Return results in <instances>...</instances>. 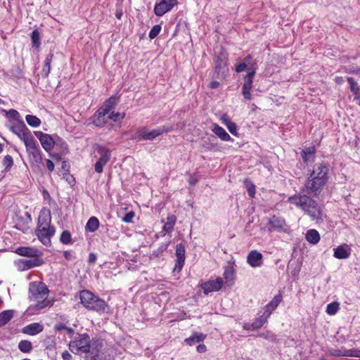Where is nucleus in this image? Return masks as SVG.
Masks as SVG:
<instances>
[{"label": "nucleus", "instance_id": "1", "mask_svg": "<svg viewBox=\"0 0 360 360\" xmlns=\"http://www.w3.org/2000/svg\"><path fill=\"white\" fill-rule=\"evenodd\" d=\"M103 346L102 340L98 338L91 339L87 333H77L74 340L69 343L70 350L77 355L85 354L86 360L89 356H99Z\"/></svg>", "mask_w": 360, "mask_h": 360}, {"label": "nucleus", "instance_id": "2", "mask_svg": "<svg viewBox=\"0 0 360 360\" xmlns=\"http://www.w3.org/2000/svg\"><path fill=\"white\" fill-rule=\"evenodd\" d=\"M314 197L307 191H302V188L298 194L288 198V202L303 210L312 220L320 222L323 221V212Z\"/></svg>", "mask_w": 360, "mask_h": 360}, {"label": "nucleus", "instance_id": "3", "mask_svg": "<svg viewBox=\"0 0 360 360\" xmlns=\"http://www.w3.org/2000/svg\"><path fill=\"white\" fill-rule=\"evenodd\" d=\"M328 166L326 163L315 164L313 170L307 179L302 191L312 196H319L328 179Z\"/></svg>", "mask_w": 360, "mask_h": 360}, {"label": "nucleus", "instance_id": "4", "mask_svg": "<svg viewBox=\"0 0 360 360\" xmlns=\"http://www.w3.org/2000/svg\"><path fill=\"white\" fill-rule=\"evenodd\" d=\"M49 290L43 282H31L29 285V298L30 300L37 302V304L30 306L28 310L35 312L53 304V300H47Z\"/></svg>", "mask_w": 360, "mask_h": 360}, {"label": "nucleus", "instance_id": "5", "mask_svg": "<svg viewBox=\"0 0 360 360\" xmlns=\"http://www.w3.org/2000/svg\"><path fill=\"white\" fill-rule=\"evenodd\" d=\"M81 304L87 309L99 314L108 313L109 305L101 298L94 295L90 290H82L79 292Z\"/></svg>", "mask_w": 360, "mask_h": 360}, {"label": "nucleus", "instance_id": "6", "mask_svg": "<svg viewBox=\"0 0 360 360\" xmlns=\"http://www.w3.org/2000/svg\"><path fill=\"white\" fill-rule=\"evenodd\" d=\"M34 135L39 140L42 148L47 152H50L54 145H57L58 142L60 144L61 148L66 150V152L68 151V144L58 136H56L57 139L55 140L51 135L40 131H34Z\"/></svg>", "mask_w": 360, "mask_h": 360}, {"label": "nucleus", "instance_id": "7", "mask_svg": "<svg viewBox=\"0 0 360 360\" xmlns=\"http://www.w3.org/2000/svg\"><path fill=\"white\" fill-rule=\"evenodd\" d=\"M172 130L173 127L169 126H162L151 131H148L146 127H143L137 129V134L141 140L152 141L164 133L170 132Z\"/></svg>", "mask_w": 360, "mask_h": 360}, {"label": "nucleus", "instance_id": "8", "mask_svg": "<svg viewBox=\"0 0 360 360\" xmlns=\"http://www.w3.org/2000/svg\"><path fill=\"white\" fill-rule=\"evenodd\" d=\"M10 129L24 142L25 146L34 140L30 130L23 121L15 122L11 127Z\"/></svg>", "mask_w": 360, "mask_h": 360}, {"label": "nucleus", "instance_id": "9", "mask_svg": "<svg viewBox=\"0 0 360 360\" xmlns=\"http://www.w3.org/2000/svg\"><path fill=\"white\" fill-rule=\"evenodd\" d=\"M257 63L254 62L248 68V72L245 77V82L242 87V94L246 100L252 99L250 91L252 87V80L256 72Z\"/></svg>", "mask_w": 360, "mask_h": 360}, {"label": "nucleus", "instance_id": "10", "mask_svg": "<svg viewBox=\"0 0 360 360\" xmlns=\"http://www.w3.org/2000/svg\"><path fill=\"white\" fill-rule=\"evenodd\" d=\"M226 60L227 58L223 53H221L214 58V77L219 79L225 78L226 73L229 71L226 64Z\"/></svg>", "mask_w": 360, "mask_h": 360}, {"label": "nucleus", "instance_id": "11", "mask_svg": "<svg viewBox=\"0 0 360 360\" xmlns=\"http://www.w3.org/2000/svg\"><path fill=\"white\" fill-rule=\"evenodd\" d=\"M26 151L32 164L39 165L42 164V157L39 146L36 140L25 146Z\"/></svg>", "mask_w": 360, "mask_h": 360}, {"label": "nucleus", "instance_id": "12", "mask_svg": "<svg viewBox=\"0 0 360 360\" xmlns=\"http://www.w3.org/2000/svg\"><path fill=\"white\" fill-rule=\"evenodd\" d=\"M56 229L54 226L41 227L35 229V235L41 243L45 246L49 247L51 245V238L54 236Z\"/></svg>", "mask_w": 360, "mask_h": 360}, {"label": "nucleus", "instance_id": "13", "mask_svg": "<svg viewBox=\"0 0 360 360\" xmlns=\"http://www.w3.org/2000/svg\"><path fill=\"white\" fill-rule=\"evenodd\" d=\"M177 3V0H161L159 3L155 4L154 13L158 17L162 16L170 11Z\"/></svg>", "mask_w": 360, "mask_h": 360}, {"label": "nucleus", "instance_id": "14", "mask_svg": "<svg viewBox=\"0 0 360 360\" xmlns=\"http://www.w3.org/2000/svg\"><path fill=\"white\" fill-rule=\"evenodd\" d=\"M327 354L332 356H356L360 357V350L359 349H347L344 347L341 349H330L327 351Z\"/></svg>", "mask_w": 360, "mask_h": 360}, {"label": "nucleus", "instance_id": "15", "mask_svg": "<svg viewBox=\"0 0 360 360\" xmlns=\"http://www.w3.org/2000/svg\"><path fill=\"white\" fill-rule=\"evenodd\" d=\"M185 246L182 243L176 245V264L174 268V271L180 272L184 265L185 262Z\"/></svg>", "mask_w": 360, "mask_h": 360}, {"label": "nucleus", "instance_id": "16", "mask_svg": "<svg viewBox=\"0 0 360 360\" xmlns=\"http://www.w3.org/2000/svg\"><path fill=\"white\" fill-rule=\"evenodd\" d=\"M44 263L42 257H29L19 260L20 266L22 270H27L33 267L39 266Z\"/></svg>", "mask_w": 360, "mask_h": 360}, {"label": "nucleus", "instance_id": "17", "mask_svg": "<svg viewBox=\"0 0 360 360\" xmlns=\"http://www.w3.org/2000/svg\"><path fill=\"white\" fill-rule=\"evenodd\" d=\"M108 111L99 108L96 112L90 117V120L96 127L102 128L107 123L106 115Z\"/></svg>", "mask_w": 360, "mask_h": 360}, {"label": "nucleus", "instance_id": "18", "mask_svg": "<svg viewBox=\"0 0 360 360\" xmlns=\"http://www.w3.org/2000/svg\"><path fill=\"white\" fill-rule=\"evenodd\" d=\"M223 281L221 278H217L214 281H209L201 285L202 289L205 295L210 292L218 291L221 288Z\"/></svg>", "mask_w": 360, "mask_h": 360}, {"label": "nucleus", "instance_id": "19", "mask_svg": "<svg viewBox=\"0 0 360 360\" xmlns=\"http://www.w3.org/2000/svg\"><path fill=\"white\" fill-rule=\"evenodd\" d=\"M15 252L18 255L29 257H42L43 253L41 250L31 247H19L16 248Z\"/></svg>", "mask_w": 360, "mask_h": 360}, {"label": "nucleus", "instance_id": "20", "mask_svg": "<svg viewBox=\"0 0 360 360\" xmlns=\"http://www.w3.org/2000/svg\"><path fill=\"white\" fill-rule=\"evenodd\" d=\"M51 215L50 210L44 207L39 212L37 228L51 227Z\"/></svg>", "mask_w": 360, "mask_h": 360}, {"label": "nucleus", "instance_id": "21", "mask_svg": "<svg viewBox=\"0 0 360 360\" xmlns=\"http://www.w3.org/2000/svg\"><path fill=\"white\" fill-rule=\"evenodd\" d=\"M262 254L257 250H251L248 257L247 262L252 267H259L262 265Z\"/></svg>", "mask_w": 360, "mask_h": 360}, {"label": "nucleus", "instance_id": "22", "mask_svg": "<svg viewBox=\"0 0 360 360\" xmlns=\"http://www.w3.org/2000/svg\"><path fill=\"white\" fill-rule=\"evenodd\" d=\"M269 224L271 227L279 231H285L287 225L283 218L274 215L269 219Z\"/></svg>", "mask_w": 360, "mask_h": 360}, {"label": "nucleus", "instance_id": "23", "mask_svg": "<svg viewBox=\"0 0 360 360\" xmlns=\"http://www.w3.org/2000/svg\"><path fill=\"white\" fill-rule=\"evenodd\" d=\"M44 329V327L42 325H41L39 323H33L31 324H29L28 326H25L22 329V332L25 334H28L30 335H35L40 332H41Z\"/></svg>", "mask_w": 360, "mask_h": 360}, {"label": "nucleus", "instance_id": "24", "mask_svg": "<svg viewBox=\"0 0 360 360\" xmlns=\"http://www.w3.org/2000/svg\"><path fill=\"white\" fill-rule=\"evenodd\" d=\"M221 120L222 121L223 124L226 125L228 130L230 131V133L234 136H237V129L238 127L233 122L231 121V118L226 115L224 114L222 115L221 117Z\"/></svg>", "mask_w": 360, "mask_h": 360}, {"label": "nucleus", "instance_id": "25", "mask_svg": "<svg viewBox=\"0 0 360 360\" xmlns=\"http://www.w3.org/2000/svg\"><path fill=\"white\" fill-rule=\"evenodd\" d=\"M212 131L222 141H232L233 139L231 138L229 134L225 131L224 128L218 125L217 124H214Z\"/></svg>", "mask_w": 360, "mask_h": 360}, {"label": "nucleus", "instance_id": "26", "mask_svg": "<svg viewBox=\"0 0 360 360\" xmlns=\"http://www.w3.org/2000/svg\"><path fill=\"white\" fill-rule=\"evenodd\" d=\"M207 338V335L202 333H195L189 338L185 339V342L188 345H193L200 343Z\"/></svg>", "mask_w": 360, "mask_h": 360}, {"label": "nucleus", "instance_id": "27", "mask_svg": "<svg viewBox=\"0 0 360 360\" xmlns=\"http://www.w3.org/2000/svg\"><path fill=\"white\" fill-rule=\"evenodd\" d=\"M53 58V53L51 51L46 57L41 74L44 78L48 77L51 72V63Z\"/></svg>", "mask_w": 360, "mask_h": 360}, {"label": "nucleus", "instance_id": "28", "mask_svg": "<svg viewBox=\"0 0 360 360\" xmlns=\"http://www.w3.org/2000/svg\"><path fill=\"white\" fill-rule=\"evenodd\" d=\"M347 80L349 84L350 91L354 96V100H360V88L353 77H347Z\"/></svg>", "mask_w": 360, "mask_h": 360}, {"label": "nucleus", "instance_id": "29", "mask_svg": "<svg viewBox=\"0 0 360 360\" xmlns=\"http://www.w3.org/2000/svg\"><path fill=\"white\" fill-rule=\"evenodd\" d=\"M100 222L97 217H91L87 221L85 230L89 232H95L99 227Z\"/></svg>", "mask_w": 360, "mask_h": 360}, {"label": "nucleus", "instance_id": "30", "mask_svg": "<svg viewBox=\"0 0 360 360\" xmlns=\"http://www.w3.org/2000/svg\"><path fill=\"white\" fill-rule=\"evenodd\" d=\"M306 240L311 244H317L320 240V235L316 229H309L307 231Z\"/></svg>", "mask_w": 360, "mask_h": 360}, {"label": "nucleus", "instance_id": "31", "mask_svg": "<svg viewBox=\"0 0 360 360\" xmlns=\"http://www.w3.org/2000/svg\"><path fill=\"white\" fill-rule=\"evenodd\" d=\"M350 252L344 246L340 245L334 249V257L337 259H347L349 257Z\"/></svg>", "mask_w": 360, "mask_h": 360}, {"label": "nucleus", "instance_id": "32", "mask_svg": "<svg viewBox=\"0 0 360 360\" xmlns=\"http://www.w3.org/2000/svg\"><path fill=\"white\" fill-rule=\"evenodd\" d=\"M13 317V310H5L0 313V327L5 326Z\"/></svg>", "mask_w": 360, "mask_h": 360}, {"label": "nucleus", "instance_id": "33", "mask_svg": "<svg viewBox=\"0 0 360 360\" xmlns=\"http://www.w3.org/2000/svg\"><path fill=\"white\" fill-rule=\"evenodd\" d=\"M283 300V295L281 293H278V295H275L273 300L269 302L265 307L268 309H270L271 311H274L277 307L279 305V304Z\"/></svg>", "mask_w": 360, "mask_h": 360}, {"label": "nucleus", "instance_id": "34", "mask_svg": "<svg viewBox=\"0 0 360 360\" xmlns=\"http://www.w3.org/2000/svg\"><path fill=\"white\" fill-rule=\"evenodd\" d=\"M176 220V217L174 215H170L167 217V222L164 224L162 227L163 231L168 233H171L174 229Z\"/></svg>", "mask_w": 360, "mask_h": 360}, {"label": "nucleus", "instance_id": "35", "mask_svg": "<svg viewBox=\"0 0 360 360\" xmlns=\"http://www.w3.org/2000/svg\"><path fill=\"white\" fill-rule=\"evenodd\" d=\"M117 103V102L116 98L111 96L105 101L103 106L101 107L100 108L108 111V114H109L110 111L115 108Z\"/></svg>", "mask_w": 360, "mask_h": 360}, {"label": "nucleus", "instance_id": "36", "mask_svg": "<svg viewBox=\"0 0 360 360\" xmlns=\"http://www.w3.org/2000/svg\"><path fill=\"white\" fill-rule=\"evenodd\" d=\"M18 349L23 353H29L32 349V342L27 340H21L18 343Z\"/></svg>", "mask_w": 360, "mask_h": 360}, {"label": "nucleus", "instance_id": "37", "mask_svg": "<svg viewBox=\"0 0 360 360\" xmlns=\"http://www.w3.org/2000/svg\"><path fill=\"white\" fill-rule=\"evenodd\" d=\"M32 46L33 48L39 49L41 44L39 32L35 29L31 34Z\"/></svg>", "mask_w": 360, "mask_h": 360}, {"label": "nucleus", "instance_id": "38", "mask_svg": "<svg viewBox=\"0 0 360 360\" xmlns=\"http://www.w3.org/2000/svg\"><path fill=\"white\" fill-rule=\"evenodd\" d=\"M27 123L32 127H37L41 124V120L35 115H27L25 116Z\"/></svg>", "mask_w": 360, "mask_h": 360}, {"label": "nucleus", "instance_id": "39", "mask_svg": "<svg viewBox=\"0 0 360 360\" xmlns=\"http://www.w3.org/2000/svg\"><path fill=\"white\" fill-rule=\"evenodd\" d=\"M315 148L314 147H309L302 150L301 156L304 162H307L309 158L315 153Z\"/></svg>", "mask_w": 360, "mask_h": 360}, {"label": "nucleus", "instance_id": "40", "mask_svg": "<svg viewBox=\"0 0 360 360\" xmlns=\"http://www.w3.org/2000/svg\"><path fill=\"white\" fill-rule=\"evenodd\" d=\"M60 241L64 245L72 243V235L69 231H63L60 236Z\"/></svg>", "mask_w": 360, "mask_h": 360}, {"label": "nucleus", "instance_id": "41", "mask_svg": "<svg viewBox=\"0 0 360 360\" xmlns=\"http://www.w3.org/2000/svg\"><path fill=\"white\" fill-rule=\"evenodd\" d=\"M267 321L261 315L256 318L251 324L252 329L257 330L260 328Z\"/></svg>", "mask_w": 360, "mask_h": 360}, {"label": "nucleus", "instance_id": "42", "mask_svg": "<svg viewBox=\"0 0 360 360\" xmlns=\"http://www.w3.org/2000/svg\"><path fill=\"white\" fill-rule=\"evenodd\" d=\"M6 115L8 118H12L16 120V122H19L20 121H23L20 115V113L15 109H11L6 112Z\"/></svg>", "mask_w": 360, "mask_h": 360}, {"label": "nucleus", "instance_id": "43", "mask_svg": "<svg viewBox=\"0 0 360 360\" xmlns=\"http://www.w3.org/2000/svg\"><path fill=\"white\" fill-rule=\"evenodd\" d=\"M339 309V304L336 302L330 303L326 308V312L330 315H334Z\"/></svg>", "mask_w": 360, "mask_h": 360}, {"label": "nucleus", "instance_id": "44", "mask_svg": "<svg viewBox=\"0 0 360 360\" xmlns=\"http://www.w3.org/2000/svg\"><path fill=\"white\" fill-rule=\"evenodd\" d=\"M3 165L5 167V171H9L13 165V158L10 155H6L3 160Z\"/></svg>", "mask_w": 360, "mask_h": 360}, {"label": "nucleus", "instance_id": "45", "mask_svg": "<svg viewBox=\"0 0 360 360\" xmlns=\"http://www.w3.org/2000/svg\"><path fill=\"white\" fill-rule=\"evenodd\" d=\"M108 115V118L113 120L114 122H118V121L123 120L126 115V114L124 112L120 113V112H111Z\"/></svg>", "mask_w": 360, "mask_h": 360}, {"label": "nucleus", "instance_id": "46", "mask_svg": "<svg viewBox=\"0 0 360 360\" xmlns=\"http://www.w3.org/2000/svg\"><path fill=\"white\" fill-rule=\"evenodd\" d=\"M224 277L226 281H233L234 280V271L231 267L226 268Z\"/></svg>", "mask_w": 360, "mask_h": 360}, {"label": "nucleus", "instance_id": "47", "mask_svg": "<svg viewBox=\"0 0 360 360\" xmlns=\"http://www.w3.org/2000/svg\"><path fill=\"white\" fill-rule=\"evenodd\" d=\"M161 26L160 25H154L149 32L148 37L150 39H155L160 32Z\"/></svg>", "mask_w": 360, "mask_h": 360}, {"label": "nucleus", "instance_id": "48", "mask_svg": "<svg viewBox=\"0 0 360 360\" xmlns=\"http://www.w3.org/2000/svg\"><path fill=\"white\" fill-rule=\"evenodd\" d=\"M94 150L98 153H99L101 155L111 154L109 149H108L107 148H105L101 145L96 144V145H94Z\"/></svg>", "mask_w": 360, "mask_h": 360}, {"label": "nucleus", "instance_id": "49", "mask_svg": "<svg viewBox=\"0 0 360 360\" xmlns=\"http://www.w3.org/2000/svg\"><path fill=\"white\" fill-rule=\"evenodd\" d=\"M106 164L107 162L105 161H102L101 160L98 159L94 165L95 171L98 173H102L103 171V166Z\"/></svg>", "mask_w": 360, "mask_h": 360}, {"label": "nucleus", "instance_id": "50", "mask_svg": "<svg viewBox=\"0 0 360 360\" xmlns=\"http://www.w3.org/2000/svg\"><path fill=\"white\" fill-rule=\"evenodd\" d=\"M259 337H261L262 338H264L268 340L271 341H275L276 340V336L274 334H273L271 332H266V333H262L258 335Z\"/></svg>", "mask_w": 360, "mask_h": 360}, {"label": "nucleus", "instance_id": "51", "mask_svg": "<svg viewBox=\"0 0 360 360\" xmlns=\"http://www.w3.org/2000/svg\"><path fill=\"white\" fill-rule=\"evenodd\" d=\"M168 244H162L157 250L153 251V255L159 257L164 251L167 249Z\"/></svg>", "mask_w": 360, "mask_h": 360}, {"label": "nucleus", "instance_id": "52", "mask_svg": "<svg viewBox=\"0 0 360 360\" xmlns=\"http://www.w3.org/2000/svg\"><path fill=\"white\" fill-rule=\"evenodd\" d=\"M246 186H247V191H248V195H250V197L254 198L255 195V185L252 183L249 182L247 184Z\"/></svg>", "mask_w": 360, "mask_h": 360}, {"label": "nucleus", "instance_id": "53", "mask_svg": "<svg viewBox=\"0 0 360 360\" xmlns=\"http://www.w3.org/2000/svg\"><path fill=\"white\" fill-rule=\"evenodd\" d=\"M46 342V349L47 350H53L56 348V342L53 340L51 338H48L45 340Z\"/></svg>", "mask_w": 360, "mask_h": 360}, {"label": "nucleus", "instance_id": "54", "mask_svg": "<svg viewBox=\"0 0 360 360\" xmlns=\"http://www.w3.org/2000/svg\"><path fill=\"white\" fill-rule=\"evenodd\" d=\"M134 217V212L133 211L127 212L122 218V221L125 223H130Z\"/></svg>", "mask_w": 360, "mask_h": 360}, {"label": "nucleus", "instance_id": "55", "mask_svg": "<svg viewBox=\"0 0 360 360\" xmlns=\"http://www.w3.org/2000/svg\"><path fill=\"white\" fill-rule=\"evenodd\" d=\"M248 67V65L246 63H241L238 64L236 68V71L237 72H240L245 70Z\"/></svg>", "mask_w": 360, "mask_h": 360}, {"label": "nucleus", "instance_id": "56", "mask_svg": "<svg viewBox=\"0 0 360 360\" xmlns=\"http://www.w3.org/2000/svg\"><path fill=\"white\" fill-rule=\"evenodd\" d=\"M96 259H97L96 255L95 253L91 252L89 255L88 263L94 264L96 261Z\"/></svg>", "mask_w": 360, "mask_h": 360}, {"label": "nucleus", "instance_id": "57", "mask_svg": "<svg viewBox=\"0 0 360 360\" xmlns=\"http://www.w3.org/2000/svg\"><path fill=\"white\" fill-rule=\"evenodd\" d=\"M63 256H64L65 259L68 261H71L74 258L71 252L69 250H65L63 252Z\"/></svg>", "mask_w": 360, "mask_h": 360}, {"label": "nucleus", "instance_id": "58", "mask_svg": "<svg viewBox=\"0 0 360 360\" xmlns=\"http://www.w3.org/2000/svg\"><path fill=\"white\" fill-rule=\"evenodd\" d=\"M46 167H47L48 169L50 172H53L54 170V164H53V162L51 160L46 159Z\"/></svg>", "mask_w": 360, "mask_h": 360}, {"label": "nucleus", "instance_id": "59", "mask_svg": "<svg viewBox=\"0 0 360 360\" xmlns=\"http://www.w3.org/2000/svg\"><path fill=\"white\" fill-rule=\"evenodd\" d=\"M62 358L63 360H72V355L68 352L65 351L62 353Z\"/></svg>", "mask_w": 360, "mask_h": 360}, {"label": "nucleus", "instance_id": "60", "mask_svg": "<svg viewBox=\"0 0 360 360\" xmlns=\"http://www.w3.org/2000/svg\"><path fill=\"white\" fill-rule=\"evenodd\" d=\"M67 328V326L62 323H58L55 326V330L57 331H61L63 330H65Z\"/></svg>", "mask_w": 360, "mask_h": 360}, {"label": "nucleus", "instance_id": "61", "mask_svg": "<svg viewBox=\"0 0 360 360\" xmlns=\"http://www.w3.org/2000/svg\"><path fill=\"white\" fill-rule=\"evenodd\" d=\"M197 351L199 352V353H204L206 352L207 350V347L206 346L204 345V344H200L197 346Z\"/></svg>", "mask_w": 360, "mask_h": 360}, {"label": "nucleus", "instance_id": "62", "mask_svg": "<svg viewBox=\"0 0 360 360\" xmlns=\"http://www.w3.org/2000/svg\"><path fill=\"white\" fill-rule=\"evenodd\" d=\"M272 312L273 311H271L270 309H268L265 307L264 311L263 312V314L262 316L267 321V319L271 316Z\"/></svg>", "mask_w": 360, "mask_h": 360}, {"label": "nucleus", "instance_id": "63", "mask_svg": "<svg viewBox=\"0 0 360 360\" xmlns=\"http://www.w3.org/2000/svg\"><path fill=\"white\" fill-rule=\"evenodd\" d=\"M110 156H111V154H109V155H101V157L99 158L100 160H101L102 161H105V162H108V161L110 160Z\"/></svg>", "mask_w": 360, "mask_h": 360}, {"label": "nucleus", "instance_id": "64", "mask_svg": "<svg viewBox=\"0 0 360 360\" xmlns=\"http://www.w3.org/2000/svg\"><path fill=\"white\" fill-rule=\"evenodd\" d=\"M219 86V82L217 81H212L210 84V87L212 89H217Z\"/></svg>", "mask_w": 360, "mask_h": 360}]
</instances>
